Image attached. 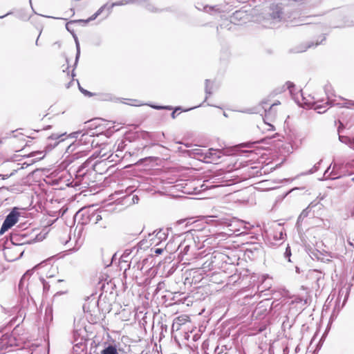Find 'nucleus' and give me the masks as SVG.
<instances>
[{
  "label": "nucleus",
  "instance_id": "f257e3e1",
  "mask_svg": "<svg viewBox=\"0 0 354 354\" xmlns=\"http://www.w3.org/2000/svg\"><path fill=\"white\" fill-rule=\"evenodd\" d=\"M252 15L255 21L261 24L265 27H271L283 19V12L281 6L272 4L266 15L264 13L257 14L256 10H254Z\"/></svg>",
  "mask_w": 354,
  "mask_h": 354
},
{
  "label": "nucleus",
  "instance_id": "f03ea898",
  "mask_svg": "<svg viewBox=\"0 0 354 354\" xmlns=\"http://www.w3.org/2000/svg\"><path fill=\"white\" fill-rule=\"evenodd\" d=\"M286 84L295 101L300 106L306 105L308 108L315 109L319 113H324L326 111L324 104H321L319 101H315L314 98L310 96H308V98L304 97L301 91H299L297 94H294L293 91L295 86L293 83L287 82Z\"/></svg>",
  "mask_w": 354,
  "mask_h": 354
},
{
  "label": "nucleus",
  "instance_id": "7ed1b4c3",
  "mask_svg": "<svg viewBox=\"0 0 354 354\" xmlns=\"http://www.w3.org/2000/svg\"><path fill=\"white\" fill-rule=\"evenodd\" d=\"M196 183L198 185L194 188L193 192L194 193H199L207 189L227 185L225 180H223V177H221V175L211 176L203 182L198 180Z\"/></svg>",
  "mask_w": 354,
  "mask_h": 354
},
{
  "label": "nucleus",
  "instance_id": "20e7f679",
  "mask_svg": "<svg viewBox=\"0 0 354 354\" xmlns=\"http://www.w3.org/2000/svg\"><path fill=\"white\" fill-rule=\"evenodd\" d=\"M279 104H280V102L279 101H277V102L272 104L271 105H270L268 101H262L261 102L262 108L264 109L265 111L264 121L270 127L268 130H273L274 127L270 123L267 122L266 120L272 121V119L275 118L277 113L276 106H278Z\"/></svg>",
  "mask_w": 354,
  "mask_h": 354
},
{
  "label": "nucleus",
  "instance_id": "39448f33",
  "mask_svg": "<svg viewBox=\"0 0 354 354\" xmlns=\"http://www.w3.org/2000/svg\"><path fill=\"white\" fill-rule=\"evenodd\" d=\"M17 330L10 334H0V350H6L9 347H17Z\"/></svg>",
  "mask_w": 354,
  "mask_h": 354
},
{
  "label": "nucleus",
  "instance_id": "423d86ee",
  "mask_svg": "<svg viewBox=\"0 0 354 354\" xmlns=\"http://www.w3.org/2000/svg\"><path fill=\"white\" fill-rule=\"evenodd\" d=\"M19 216V213L17 211V208L13 209L6 217L1 225L0 234H3L6 231L12 227L18 221Z\"/></svg>",
  "mask_w": 354,
  "mask_h": 354
},
{
  "label": "nucleus",
  "instance_id": "0eeeda50",
  "mask_svg": "<svg viewBox=\"0 0 354 354\" xmlns=\"http://www.w3.org/2000/svg\"><path fill=\"white\" fill-rule=\"evenodd\" d=\"M139 4V5H145V8L151 11V12H156L157 10L155 7L147 2V0H120L116 2H114L111 4V8H113L115 6H121L127 4Z\"/></svg>",
  "mask_w": 354,
  "mask_h": 354
},
{
  "label": "nucleus",
  "instance_id": "6e6552de",
  "mask_svg": "<svg viewBox=\"0 0 354 354\" xmlns=\"http://www.w3.org/2000/svg\"><path fill=\"white\" fill-rule=\"evenodd\" d=\"M223 156V153L221 150L209 149L205 150L204 156V162H216Z\"/></svg>",
  "mask_w": 354,
  "mask_h": 354
},
{
  "label": "nucleus",
  "instance_id": "1a4fd4ad",
  "mask_svg": "<svg viewBox=\"0 0 354 354\" xmlns=\"http://www.w3.org/2000/svg\"><path fill=\"white\" fill-rule=\"evenodd\" d=\"M66 136V133H53L48 137V145L47 148L48 150L52 149L53 147L57 146L60 142L64 140V136Z\"/></svg>",
  "mask_w": 354,
  "mask_h": 354
},
{
  "label": "nucleus",
  "instance_id": "9d476101",
  "mask_svg": "<svg viewBox=\"0 0 354 354\" xmlns=\"http://www.w3.org/2000/svg\"><path fill=\"white\" fill-rule=\"evenodd\" d=\"M168 230H160L156 232V233L153 235V237L151 239V241H153L156 245H159L162 241H165L167 238Z\"/></svg>",
  "mask_w": 354,
  "mask_h": 354
},
{
  "label": "nucleus",
  "instance_id": "9b49d317",
  "mask_svg": "<svg viewBox=\"0 0 354 354\" xmlns=\"http://www.w3.org/2000/svg\"><path fill=\"white\" fill-rule=\"evenodd\" d=\"M91 136L88 134H82L81 138L77 141L76 143H74L72 146H69L68 149L73 146L80 145L82 142L87 145L85 149L79 151L80 153H84L85 155V151L90 149L89 144L91 143Z\"/></svg>",
  "mask_w": 354,
  "mask_h": 354
},
{
  "label": "nucleus",
  "instance_id": "f8f14e48",
  "mask_svg": "<svg viewBox=\"0 0 354 354\" xmlns=\"http://www.w3.org/2000/svg\"><path fill=\"white\" fill-rule=\"evenodd\" d=\"M8 194V191L7 189L4 187L0 188V209L9 204Z\"/></svg>",
  "mask_w": 354,
  "mask_h": 354
},
{
  "label": "nucleus",
  "instance_id": "ddd939ff",
  "mask_svg": "<svg viewBox=\"0 0 354 354\" xmlns=\"http://www.w3.org/2000/svg\"><path fill=\"white\" fill-rule=\"evenodd\" d=\"M14 330H17V337H15L17 342V347L23 348L24 344L28 340V336L26 334H21L19 328H16Z\"/></svg>",
  "mask_w": 354,
  "mask_h": 354
},
{
  "label": "nucleus",
  "instance_id": "4468645a",
  "mask_svg": "<svg viewBox=\"0 0 354 354\" xmlns=\"http://www.w3.org/2000/svg\"><path fill=\"white\" fill-rule=\"evenodd\" d=\"M32 274H33V272L32 271L28 270L23 275L19 284V288H22L25 286H26L27 288H29L31 282L30 281V279Z\"/></svg>",
  "mask_w": 354,
  "mask_h": 354
},
{
  "label": "nucleus",
  "instance_id": "2eb2a0df",
  "mask_svg": "<svg viewBox=\"0 0 354 354\" xmlns=\"http://www.w3.org/2000/svg\"><path fill=\"white\" fill-rule=\"evenodd\" d=\"M316 205H317V204L314 205L313 203H311L306 209H304L299 216L297 224L299 225L300 223H301L302 221L309 215L312 208Z\"/></svg>",
  "mask_w": 354,
  "mask_h": 354
},
{
  "label": "nucleus",
  "instance_id": "dca6fc26",
  "mask_svg": "<svg viewBox=\"0 0 354 354\" xmlns=\"http://www.w3.org/2000/svg\"><path fill=\"white\" fill-rule=\"evenodd\" d=\"M106 7V5H104L102 6H101L91 17H90L88 19H80V20H77L76 21L77 22H79V23H88L91 21H93L94 19H95L104 10Z\"/></svg>",
  "mask_w": 354,
  "mask_h": 354
},
{
  "label": "nucleus",
  "instance_id": "f3484780",
  "mask_svg": "<svg viewBox=\"0 0 354 354\" xmlns=\"http://www.w3.org/2000/svg\"><path fill=\"white\" fill-rule=\"evenodd\" d=\"M339 140L341 142L348 145L354 150V137H348L346 136H339Z\"/></svg>",
  "mask_w": 354,
  "mask_h": 354
},
{
  "label": "nucleus",
  "instance_id": "a211bd4d",
  "mask_svg": "<svg viewBox=\"0 0 354 354\" xmlns=\"http://www.w3.org/2000/svg\"><path fill=\"white\" fill-rule=\"evenodd\" d=\"M205 93H206V97H205V101H206L207 100V98L209 97V96L212 93V91H213V84L209 80H205Z\"/></svg>",
  "mask_w": 354,
  "mask_h": 354
},
{
  "label": "nucleus",
  "instance_id": "6ab92c4d",
  "mask_svg": "<svg viewBox=\"0 0 354 354\" xmlns=\"http://www.w3.org/2000/svg\"><path fill=\"white\" fill-rule=\"evenodd\" d=\"M333 104L339 107H346L350 109L351 107H354V101L345 100L344 102L343 103H335Z\"/></svg>",
  "mask_w": 354,
  "mask_h": 354
},
{
  "label": "nucleus",
  "instance_id": "aec40b11",
  "mask_svg": "<svg viewBox=\"0 0 354 354\" xmlns=\"http://www.w3.org/2000/svg\"><path fill=\"white\" fill-rule=\"evenodd\" d=\"M101 354H118V351L115 346L109 345L102 351Z\"/></svg>",
  "mask_w": 354,
  "mask_h": 354
},
{
  "label": "nucleus",
  "instance_id": "412c9836",
  "mask_svg": "<svg viewBox=\"0 0 354 354\" xmlns=\"http://www.w3.org/2000/svg\"><path fill=\"white\" fill-rule=\"evenodd\" d=\"M322 40L320 41H317L315 44H314L313 42H309L306 47L302 48L298 50L297 52H299V53L304 52V51H306L309 48H311L313 46H316L319 45V44H322V42L325 39V37L322 36Z\"/></svg>",
  "mask_w": 354,
  "mask_h": 354
},
{
  "label": "nucleus",
  "instance_id": "4be33fe9",
  "mask_svg": "<svg viewBox=\"0 0 354 354\" xmlns=\"http://www.w3.org/2000/svg\"><path fill=\"white\" fill-rule=\"evenodd\" d=\"M206 149H195L193 150V154L198 156V158L200 160H202L204 161V156L205 153Z\"/></svg>",
  "mask_w": 354,
  "mask_h": 354
},
{
  "label": "nucleus",
  "instance_id": "5701e85b",
  "mask_svg": "<svg viewBox=\"0 0 354 354\" xmlns=\"http://www.w3.org/2000/svg\"><path fill=\"white\" fill-rule=\"evenodd\" d=\"M292 304H303V305H306L308 303L307 297H301L300 296H296L292 301Z\"/></svg>",
  "mask_w": 354,
  "mask_h": 354
},
{
  "label": "nucleus",
  "instance_id": "b1692460",
  "mask_svg": "<svg viewBox=\"0 0 354 354\" xmlns=\"http://www.w3.org/2000/svg\"><path fill=\"white\" fill-rule=\"evenodd\" d=\"M214 261L212 259V256L210 257L209 259H207L203 264V268L204 270H212L214 268L213 263Z\"/></svg>",
  "mask_w": 354,
  "mask_h": 354
},
{
  "label": "nucleus",
  "instance_id": "393cba45",
  "mask_svg": "<svg viewBox=\"0 0 354 354\" xmlns=\"http://www.w3.org/2000/svg\"><path fill=\"white\" fill-rule=\"evenodd\" d=\"M319 164H320L319 162H317L308 171L303 173V174H301V175L311 174H313V173L316 172L318 170V169H319Z\"/></svg>",
  "mask_w": 354,
  "mask_h": 354
},
{
  "label": "nucleus",
  "instance_id": "a878e982",
  "mask_svg": "<svg viewBox=\"0 0 354 354\" xmlns=\"http://www.w3.org/2000/svg\"><path fill=\"white\" fill-rule=\"evenodd\" d=\"M75 43H76V48H77V53H76V57H75V65L77 64V63L78 62V59H79V57H80V44H79V42H78L77 39H75Z\"/></svg>",
  "mask_w": 354,
  "mask_h": 354
},
{
  "label": "nucleus",
  "instance_id": "bb28decb",
  "mask_svg": "<svg viewBox=\"0 0 354 354\" xmlns=\"http://www.w3.org/2000/svg\"><path fill=\"white\" fill-rule=\"evenodd\" d=\"M313 274H315V278L317 279V283L318 286H319L320 281L324 278L322 274L320 272H318L317 270H314Z\"/></svg>",
  "mask_w": 354,
  "mask_h": 354
},
{
  "label": "nucleus",
  "instance_id": "cd10ccee",
  "mask_svg": "<svg viewBox=\"0 0 354 354\" xmlns=\"http://www.w3.org/2000/svg\"><path fill=\"white\" fill-rule=\"evenodd\" d=\"M85 348V344L82 343L77 344L73 346V351L75 353L78 352V349H80L81 351H84Z\"/></svg>",
  "mask_w": 354,
  "mask_h": 354
},
{
  "label": "nucleus",
  "instance_id": "c85d7f7f",
  "mask_svg": "<svg viewBox=\"0 0 354 354\" xmlns=\"http://www.w3.org/2000/svg\"><path fill=\"white\" fill-rule=\"evenodd\" d=\"M87 162H85L84 163H83L78 169V170L77 171V175L79 176H84L85 174V172L83 171L84 169L86 167V166L87 165Z\"/></svg>",
  "mask_w": 354,
  "mask_h": 354
},
{
  "label": "nucleus",
  "instance_id": "c756f323",
  "mask_svg": "<svg viewBox=\"0 0 354 354\" xmlns=\"http://www.w3.org/2000/svg\"><path fill=\"white\" fill-rule=\"evenodd\" d=\"M290 256H291L290 248L288 245H287V247L286 248V251L284 252V257L286 259H288L289 262L290 261Z\"/></svg>",
  "mask_w": 354,
  "mask_h": 354
},
{
  "label": "nucleus",
  "instance_id": "7c9ffc66",
  "mask_svg": "<svg viewBox=\"0 0 354 354\" xmlns=\"http://www.w3.org/2000/svg\"><path fill=\"white\" fill-rule=\"evenodd\" d=\"M330 168V166H329L328 167V169L324 172V176L325 178H331L332 179L337 178V177H335V176H332V172L329 173Z\"/></svg>",
  "mask_w": 354,
  "mask_h": 354
},
{
  "label": "nucleus",
  "instance_id": "2f4dec72",
  "mask_svg": "<svg viewBox=\"0 0 354 354\" xmlns=\"http://www.w3.org/2000/svg\"><path fill=\"white\" fill-rule=\"evenodd\" d=\"M245 15V12L242 11V10H238V11H236L235 13L234 14V17L235 18H243V16Z\"/></svg>",
  "mask_w": 354,
  "mask_h": 354
},
{
  "label": "nucleus",
  "instance_id": "473e14b6",
  "mask_svg": "<svg viewBox=\"0 0 354 354\" xmlns=\"http://www.w3.org/2000/svg\"><path fill=\"white\" fill-rule=\"evenodd\" d=\"M214 10H215L214 7H211V6H206L204 7V10L206 12H211L212 11H213Z\"/></svg>",
  "mask_w": 354,
  "mask_h": 354
},
{
  "label": "nucleus",
  "instance_id": "72a5a7b5",
  "mask_svg": "<svg viewBox=\"0 0 354 354\" xmlns=\"http://www.w3.org/2000/svg\"><path fill=\"white\" fill-rule=\"evenodd\" d=\"M153 108L157 109V110H161V109H171V108L167 106H151Z\"/></svg>",
  "mask_w": 354,
  "mask_h": 354
},
{
  "label": "nucleus",
  "instance_id": "f704fd0d",
  "mask_svg": "<svg viewBox=\"0 0 354 354\" xmlns=\"http://www.w3.org/2000/svg\"><path fill=\"white\" fill-rule=\"evenodd\" d=\"M274 239H276V240H282L283 239V232H280L279 233V237L277 236V235L276 236H274Z\"/></svg>",
  "mask_w": 354,
  "mask_h": 354
},
{
  "label": "nucleus",
  "instance_id": "c9c22d12",
  "mask_svg": "<svg viewBox=\"0 0 354 354\" xmlns=\"http://www.w3.org/2000/svg\"><path fill=\"white\" fill-rule=\"evenodd\" d=\"M163 252V248H156L154 250V253L156 254H160Z\"/></svg>",
  "mask_w": 354,
  "mask_h": 354
},
{
  "label": "nucleus",
  "instance_id": "e433bc0d",
  "mask_svg": "<svg viewBox=\"0 0 354 354\" xmlns=\"http://www.w3.org/2000/svg\"><path fill=\"white\" fill-rule=\"evenodd\" d=\"M35 279H38V280L39 281L40 284H41V285L44 286V279H41V278H40V277H36V276H35V277H34L31 279V281H32Z\"/></svg>",
  "mask_w": 354,
  "mask_h": 354
},
{
  "label": "nucleus",
  "instance_id": "4c0bfd02",
  "mask_svg": "<svg viewBox=\"0 0 354 354\" xmlns=\"http://www.w3.org/2000/svg\"><path fill=\"white\" fill-rule=\"evenodd\" d=\"M239 223H242V222H239V221H233L232 223H231L229 225V226H230V227H234V225L235 226V225H236L237 224H239Z\"/></svg>",
  "mask_w": 354,
  "mask_h": 354
},
{
  "label": "nucleus",
  "instance_id": "58836bf2",
  "mask_svg": "<svg viewBox=\"0 0 354 354\" xmlns=\"http://www.w3.org/2000/svg\"><path fill=\"white\" fill-rule=\"evenodd\" d=\"M80 90L82 91V93L91 95V93L88 91L82 88L80 86Z\"/></svg>",
  "mask_w": 354,
  "mask_h": 354
},
{
  "label": "nucleus",
  "instance_id": "ea45409f",
  "mask_svg": "<svg viewBox=\"0 0 354 354\" xmlns=\"http://www.w3.org/2000/svg\"><path fill=\"white\" fill-rule=\"evenodd\" d=\"M79 134H80V132H74V133H71V136L73 138H77V136H78Z\"/></svg>",
  "mask_w": 354,
  "mask_h": 354
},
{
  "label": "nucleus",
  "instance_id": "a19ab883",
  "mask_svg": "<svg viewBox=\"0 0 354 354\" xmlns=\"http://www.w3.org/2000/svg\"><path fill=\"white\" fill-rule=\"evenodd\" d=\"M180 107L176 108V110L171 113V117H172L173 118H175V117H176V115H175V114H176V111L177 110H180Z\"/></svg>",
  "mask_w": 354,
  "mask_h": 354
},
{
  "label": "nucleus",
  "instance_id": "79ce46f5",
  "mask_svg": "<svg viewBox=\"0 0 354 354\" xmlns=\"http://www.w3.org/2000/svg\"><path fill=\"white\" fill-rule=\"evenodd\" d=\"M189 245H185L184 249H183V252L185 254H186L187 252V251L189 250Z\"/></svg>",
  "mask_w": 354,
  "mask_h": 354
},
{
  "label": "nucleus",
  "instance_id": "37998d69",
  "mask_svg": "<svg viewBox=\"0 0 354 354\" xmlns=\"http://www.w3.org/2000/svg\"><path fill=\"white\" fill-rule=\"evenodd\" d=\"M71 11L72 12V15H75V10H74L73 7L71 8Z\"/></svg>",
  "mask_w": 354,
  "mask_h": 354
},
{
  "label": "nucleus",
  "instance_id": "c03bdc74",
  "mask_svg": "<svg viewBox=\"0 0 354 354\" xmlns=\"http://www.w3.org/2000/svg\"><path fill=\"white\" fill-rule=\"evenodd\" d=\"M100 219H102V217H101V216H100V215H97V218H96V221H100Z\"/></svg>",
  "mask_w": 354,
  "mask_h": 354
},
{
  "label": "nucleus",
  "instance_id": "a18cd8bd",
  "mask_svg": "<svg viewBox=\"0 0 354 354\" xmlns=\"http://www.w3.org/2000/svg\"><path fill=\"white\" fill-rule=\"evenodd\" d=\"M0 177H2V179H5V178H7L8 177V175H6V176L0 175Z\"/></svg>",
  "mask_w": 354,
  "mask_h": 354
},
{
  "label": "nucleus",
  "instance_id": "49530a36",
  "mask_svg": "<svg viewBox=\"0 0 354 354\" xmlns=\"http://www.w3.org/2000/svg\"><path fill=\"white\" fill-rule=\"evenodd\" d=\"M54 45H56V46L60 47L61 44L59 42H55Z\"/></svg>",
  "mask_w": 354,
  "mask_h": 354
},
{
  "label": "nucleus",
  "instance_id": "de8ad7c7",
  "mask_svg": "<svg viewBox=\"0 0 354 354\" xmlns=\"http://www.w3.org/2000/svg\"><path fill=\"white\" fill-rule=\"evenodd\" d=\"M54 45H56V46L60 47L61 44L59 42H55Z\"/></svg>",
  "mask_w": 354,
  "mask_h": 354
},
{
  "label": "nucleus",
  "instance_id": "09e8293b",
  "mask_svg": "<svg viewBox=\"0 0 354 354\" xmlns=\"http://www.w3.org/2000/svg\"><path fill=\"white\" fill-rule=\"evenodd\" d=\"M230 230L234 231V232H239V230L236 229V228H233V229H231Z\"/></svg>",
  "mask_w": 354,
  "mask_h": 354
},
{
  "label": "nucleus",
  "instance_id": "8fccbe9b",
  "mask_svg": "<svg viewBox=\"0 0 354 354\" xmlns=\"http://www.w3.org/2000/svg\"><path fill=\"white\" fill-rule=\"evenodd\" d=\"M39 41V37H37V40H36V42H35V44H36L37 46H38V45H39V41Z\"/></svg>",
  "mask_w": 354,
  "mask_h": 354
},
{
  "label": "nucleus",
  "instance_id": "3c124183",
  "mask_svg": "<svg viewBox=\"0 0 354 354\" xmlns=\"http://www.w3.org/2000/svg\"><path fill=\"white\" fill-rule=\"evenodd\" d=\"M8 14H9V13H8V14H7V15H8ZM4 17H5V15H4V16H1V17H0V18L1 19V18H3Z\"/></svg>",
  "mask_w": 354,
  "mask_h": 354
},
{
  "label": "nucleus",
  "instance_id": "603ef678",
  "mask_svg": "<svg viewBox=\"0 0 354 354\" xmlns=\"http://www.w3.org/2000/svg\"><path fill=\"white\" fill-rule=\"evenodd\" d=\"M196 107L197 106H194V107H193V109L196 108ZM192 108H189L188 110H192Z\"/></svg>",
  "mask_w": 354,
  "mask_h": 354
},
{
  "label": "nucleus",
  "instance_id": "864d4df0",
  "mask_svg": "<svg viewBox=\"0 0 354 354\" xmlns=\"http://www.w3.org/2000/svg\"><path fill=\"white\" fill-rule=\"evenodd\" d=\"M352 180L354 182V177H353V178H352Z\"/></svg>",
  "mask_w": 354,
  "mask_h": 354
}]
</instances>
